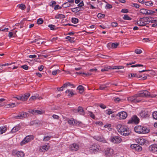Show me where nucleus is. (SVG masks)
Segmentation results:
<instances>
[{
  "label": "nucleus",
  "instance_id": "nucleus-10",
  "mask_svg": "<svg viewBox=\"0 0 157 157\" xmlns=\"http://www.w3.org/2000/svg\"><path fill=\"white\" fill-rule=\"evenodd\" d=\"M79 148V145L76 144H73L70 146V149L72 151H76Z\"/></svg>",
  "mask_w": 157,
  "mask_h": 157
},
{
  "label": "nucleus",
  "instance_id": "nucleus-41",
  "mask_svg": "<svg viewBox=\"0 0 157 157\" xmlns=\"http://www.w3.org/2000/svg\"><path fill=\"white\" fill-rule=\"evenodd\" d=\"M152 117L154 119L157 120V111H154L153 113Z\"/></svg>",
  "mask_w": 157,
  "mask_h": 157
},
{
  "label": "nucleus",
  "instance_id": "nucleus-30",
  "mask_svg": "<svg viewBox=\"0 0 157 157\" xmlns=\"http://www.w3.org/2000/svg\"><path fill=\"white\" fill-rule=\"evenodd\" d=\"M65 17V16L64 15L61 14H59L56 15L55 17V18L56 19L64 18Z\"/></svg>",
  "mask_w": 157,
  "mask_h": 157
},
{
  "label": "nucleus",
  "instance_id": "nucleus-58",
  "mask_svg": "<svg viewBox=\"0 0 157 157\" xmlns=\"http://www.w3.org/2000/svg\"><path fill=\"white\" fill-rule=\"evenodd\" d=\"M141 49H137L135 50V52L137 54H140L142 52Z\"/></svg>",
  "mask_w": 157,
  "mask_h": 157
},
{
  "label": "nucleus",
  "instance_id": "nucleus-33",
  "mask_svg": "<svg viewBox=\"0 0 157 157\" xmlns=\"http://www.w3.org/2000/svg\"><path fill=\"white\" fill-rule=\"evenodd\" d=\"M27 140H28V142H29L32 140H33L34 139L33 136L32 135H28L26 137Z\"/></svg>",
  "mask_w": 157,
  "mask_h": 157
},
{
  "label": "nucleus",
  "instance_id": "nucleus-26",
  "mask_svg": "<svg viewBox=\"0 0 157 157\" xmlns=\"http://www.w3.org/2000/svg\"><path fill=\"white\" fill-rule=\"evenodd\" d=\"M146 140L145 139L143 138H140L138 140V143L140 145H143L146 143Z\"/></svg>",
  "mask_w": 157,
  "mask_h": 157
},
{
  "label": "nucleus",
  "instance_id": "nucleus-59",
  "mask_svg": "<svg viewBox=\"0 0 157 157\" xmlns=\"http://www.w3.org/2000/svg\"><path fill=\"white\" fill-rule=\"evenodd\" d=\"M111 26L113 27L117 26L118 25V24L116 22H112L111 23Z\"/></svg>",
  "mask_w": 157,
  "mask_h": 157
},
{
  "label": "nucleus",
  "instance_id": "nucleus-27",
  "mask_svg": "<svg viewBox=\"0 0 157 157\" xmlns=\"http://www.w3.org/2000/svg\"><path fill=\"white\" fill-rule=\"evenodd\" d=\"M111 68L112 67L109 66H105L103 68L101 69V71L102 72L106 71H108L109 69H111Z\"/></svg>",
  "mask_w": 157,
  "mask_h": 157
},
{
  "label": "nucleus",
  "instance_id": "nucleus-46",
  "mask_svg": "<svg viewBox=\"0 0 157 157\" xmlns=\"http://www.w3.org/2000/svg\"><path fill=\"white\" fill-rule=\"evenodd\" d=\"M145 4L148 6H151L153 5V3L151 2H146L145 3Z\"/></svg>",
  "mask_w": 157,
  "mask_h": 157
},
{
  "label": "nucleus",
  "instance_id": "nucleus-18",
  "mask_svg": "<svg viewBox=\"0 0 157 157\" xmlns=\"http://www.w3.org/2000/svg\"><path fill=\"white\" fill-rule=\"evenodd\" d=\"M30 95V94L29 93H26L24 95H21V100L22 101H25L28 99Z\"/></svg>",
  "mask_w": 157,
  "mask_h": 157
},
{
  "label": "nucleus",
  "instance_id": "nucleus-45",
  "mask_svg": "<svg viewBox=\"0 0 157 157\" xmlns=\"http://www.w3.org/2000/svg\"><path fill=\"white\" fill-rule=\"evenodd\" d=\"M105 15L104 14L99 13L98 14L97 17L99 18H103L105 17Z\"/></svg>",
  "mask_w": 157,
  "mask_h": 157
},
{
  "label": "nucleus",
  "instance_id": "nucleus-25",
  "mask_svg": "<svg viewBox=\"0 0 157 157\" xmlns=\"http://www.w3.org/2000/svg\"><path fill=\"white\" fill-rule=\"evenodd\" d=\"M6 127L5 126L0 127V134L5 132L6 130Z\"/></svg>",
  "mask_w": 157,
  "mask_h": 157
},
{
  "label": "nucleus",
  "instance_id": "nucleus-32",
  "mask_svg": "<svg viewBox=\"0 0 157 157\" xmlns=\"http://www.w3.org/2000/svg\"><path fill=\"white\" fill-rule=\"evenodd\" d=\"M140 13L145 14V15H147V10L144 9H141L140 10Z\"/></svg>",
  "mask_w": 157,
  "mask_h": 157
},
{
  "label": "nucleus",
  "instance_id": "nucleus-19",
  "mask_svg": "<svg viewBox=\"0 0 157 157\" xmlns=\"http://www.w3.org/2000/svg\"><path fill=\"white\" fill-rule=\"evenodd\" d=\"M137 24L140 26H143L146 25L147 24V22L143 20H140L137 21Z\"/></svg>",
  "mask_w": 157,
  "mask_h": 157
},
{
  "label": "nucleus",
  "instance_id": "nucleus-9",
  "mask_svg": "<svg viewBox=\"0 0 157 157\" xmlns=\"http://www.w3.org/2000/svg\"><path fill=\"white\" fill-rule=\"evenodd\" d=\"M100 148L99 145L97 144H94L90 146V149L95 153L98 151Z\"/></svg>",
  "mask_w": 157,
  "mask_h": 157
},
{
  "label": "nucleus",
  "instance_id": "nucleus-50",
  "mask_svg": "<svg viewBox=\"0 0 157 157\" xmlns=\"http://www.w3.org/2000/svg\"><path fill=\"white\" fill-rule=\"evenodd\" d=\"M131 6L136 7V8H138L140 7L139 4L136 3H132V4Z\"/></svg>",
  "mask_w": 157,
  "mask_h": 157
},
{
  "label": "nucleus",
  "instance_id": "nucleus-7",
  "mask_svg": "<svg viewBox=\"0 0 157 157\" xmlns=\"http://www.w3.org/2000/svg\"><path fill=\"white\" fill-rule=\"evenodd\" d=\"M117 116L119 117V119L124 120L127 117V113L125 111H121L118 113L117 114Z\"/></svg>",
  "mask_w": 157,
  "mask_h": 157
},
{
  "label": "nucleus",
  "instance_id": "nucleus-47",
  "mask_svg": "<svg viewBox=\"0 0 157 157\" xmlns=\"http://www.w3.org/2000/svg\"><path fill=\"white\" fill-rule=\"evenodd\" d=\"M88 114L93 119H94L95 118V116L92 112L89 111L88 112Z\"/></svg>",
  "mask_w": 157,
  "mask_h": 157
},
{
  "label": "nucleus",
  "instance_id": "nucleus-14",
  "mask_svg": "<svg viewBox=\"0 0 157 157\" xmlns=\"http://www.w3.org/2000/svg\"><path fill=\"white\" fill-rule=\"evenodd\" d=\"M149 149L153 153L157 152V144L151 145L149 147Z\"/></svg>",
  "mask_w": 157,
  "mask_h": 157
},
{
  "label": "nucleus",
  "instance_id": "nucleus-44",
  "mask_svg": "<svg viewBox=\"0 0 157 157\" xmlns=\"http://www.w3.org/2000/svg\"><path fill=\"white\" fill-rule=\"evenodd\" d=\"M66 39H67L68 40H69L71 42L73 43L74 42V41L73 40V38H71L70 36H68L66 37Z\"/></svg>",
  "mask_w": 157,
  "mask_h": 157
},
{
  "label": "nucleus",
  "instance_id": "nucleus-16",
  "mask_svg": "<svg viewBox=\"0 0 157 157\" xmlns=\"http://www.w3.org/2000/svg\"><path fill=\"white\" fill-rule=\"evenodd\" d=\"M94 138L96 140L103 143H106V140L105 139L104 137L101 136H95Z\"/></svg>",
  "mask_w": 157,
  "mask_h": 157
},
{
  "label": "nucleus",
  "instance_id": "nucleus-51",
  "mask_svg": "<svg viewBox=\"0 0 157 157\" xmlns=\"http://www.w3.org/2000/svg\"><path fill=\"white\" fill-rule=\"evenodd\" d=\"M43 22V19L41 18H40L37 20V23L38 24H41Z\"/></svg>",
  "mask_w": 157,
  "mask_h": 157
},
{
  "label": "nucleus",
  "instance_id": "nucleus-48",
  "mask_svg": "<svg viewBox=\"0 0 157 157\" xmlns=\"http://www.w3.org/2000/svg\"><path fill=\"white\" fill-rule=\"evenodd\" d=\"M72 11L74 12H78L80 11V10L78 8L76 7L73 8V10H72Z\"/></svg>",
  "mask_w": 157,
  "mask_h": 157
},
{
  "label": "nucleus",
  "instance_id": "nucleus-34",
  "mask_svg": "<svg viewBox=\"0 0 157 157\" xmlns=\"http://www.w3.org/2000/svg\"><path fill=\"white\" fill-rule=\"evenodd\" d=\"M29 142L27 140L26 137H25L21 142V145L22 146L25 144L28 143Z\"/></svg>",
  "mask_w": 157,
  "mask_h": 157
},
{
  "label": "nucleus",
  "instance_id": "nucleus-38",
  "mask_svg": "<svg viewBox=\"0 0 157 157\" xmlns=\"http://www.w3.org/2000/svg\"><path fill=\"white\" fill-rule=\"evenodd\" d=\"M71 4L68 2L64 3L62 5V6L64 8H66L70 6Z\"/></svg>",
  "mask_w": 157,
  "mask_h": 157
},
{
  "label": "nucleus",
  "instance_id": "nucleus-5",
  "mask_svg": "<svg viewBox=\"0 0 157 157\" xmlns=\"http://www.w3.org/2000/svg\"><path fill=\"white\" fill-rule=\"evenodd\" d=\"M136 96L138 97H147L150 96L149 92L147 90H143L140 92V93L136 94Z\"/></svg>",
  "mask_w": 157,
  "mask_h": 157
},
{
  "label": "nucleus",
  "instance_id": "nucleus-56",
  "mask_svg": "<svg viewBox=\"0 0 157 157\" xmlns=\"http://www.w3.org/2000/svg\"><path fill=\"white\" fill-rule=\"evenodd\" d=\"M144 65L142 64H137L134 65H132L131 66V67H143Z\"/></svg>",
  "mask_w": 157,
  "mask_h": 157
},
{
  "label": "nucleus",
  "instance_id": "nucleus-42",
  "mask_svg": "<svg viewBox=\"0 0 157 157\" xmlns=\"http://www.w3.org/2000/svg\"><path fill=\"white\" fill-rule=\"evenodd\" d=\"M105 112L108 115H109L113 113V111L110 109L106 110Z\"/></svg>",
  "mask_w": 157,
  "mask_h": 157
},
{
  "label": "nucleus",
  "instance_id": "nucleus-35",
  "mask_svg": "<svg viewBox=\"0 0 157 157\" xmlns=\"http://www.w3.org/2000/svg\"><path fill=\"white\" fill-rule=\"evenodd\" d=\"M78 18L73 17L72 18L71 21L74 24H76L78 23Z\"/></svg>",
  "mask_w": 157,
  "mask_h": 157
},
{
  "label": "nucleus",
  "instance_id": "nucleus-63",
  "mask_svg": "<svg viewBox=\"0 0 157 157\" xmlns=\"http://www.w3.org/2000/svg\"><path fill=\"white\" fill-rule=\"evenodd\" d=\"M112 5L110 4H107L106 5L105 8L107 9H111L112 8Z\"/></svg>",
  "mask_w": 157,
  "mask_h": 157
},
{
  "label": "nucleus",
  "instance_id": "nucleus-57",
  "mask_svg": "<svg viewBox=\"0 0 157 157\" xmlns=\"http://www.w3.org/2000/svg\"><path fill=\"white\" fill-rule=\"evenodd\" d=\"M48 27L50 28L51 30H54L56 26L55 25H48Z\"/></svg>",
  "mask_w": 157,
  "mask_h": 157
},
{
  "label": "nucleus",
  "instance_id": "nucleus-54",
  "mask_svg": "<svg viewBox=\"0 0 157 157\" xmlns=\"http://www.w3.org/2000/svg\"><path fill=\"white\" fill-rule=\"evenodd\" d=\"M147 15H151L154 13H155V11L153 10H147Z\"/></svg>",
  "mask_w": 157,
  "mask_h": 157
},
{
  "label": "nucleus",
  "instance_id": "nucleus-21",
  "mask_svg": "<svg viewBox=\"0 0 157 157\" xmlns=\"http://www.w3.org/2000/svg\"><path fill=\"white\" fill-rule=\"evenodd\" d=\"M31 113L34 115L41 114L43 113L42 111L36 110H32Z\"/></svg>",
  "mask_w": 157,
  "mask_h": 157
},
{
  "label": "nucleus",
  "instance_id": "nucleus-53",
  "mask_svg": "<svg viewBox=\"0 0 157 157\" xmlns=\"http://www.w3.org/2000/svg\"><path fill=\"white\" fill-rule=\"evenodd\" d=\"M73 120H68V124L71 125H74Z\"/></svg>",
  "mask_w": 157,
  "mask_h": 157
},
{
  "label": "nucleus",
  "instance_id": "nucleus-52",
  "mask_svg": "<svg viewBox=\"0 0 157 157\" xmlns=\"http://www.w3.org/2000/svg\"><path fill=\"white\" fill-rule=\"evenodd\" d=\"M81 123V122L79 121H78L76 120H74V124L75 125L78 126Z\"/></svg>",
  "mask_w": 157,
  "mask_h": 157
},
{
  "label": "nucleus",
  "instance_id": "nucleus-62",
  "mask_svg": "<svg viewBox=\"0 0 157 157\" xmlns=\"http://www.w3.org/2000/svg\"><path fill=\"white\" fill-rule=\"evenodd\" d=\"M52 117L55 119H58L59 118V117L58 116L55 114H53L52 115Z\"/></svg>",
  "mask_w": 157,
  "mask_h": 157
},
{
  "label": "nucleus",
  "instance_id": "nucleus-2",
  "mask_svg": "<svg viewBox=\"0 0 157 157\" xmlns=\"http://www.w3.org/2000/svg\"><path fill=\"white\" fill-rule=\"evenodd\" d=\"M135 131L138 133H147L149 132L147 128L143 126L138 125L136 126L134 128Z\"/></svg>",
  "mask_w": 157,
  "mask_h": 157
},
{
  "label": "nucleus",
  "instance_id": "nucleus-61",
  "mask_svg": "<svg viewBox=\"0 0 157 157\" xmlns=\"http://www.w3.org/2000/svg\"><path fill=\"white\" fill-rule=\"evenodd\" d=\"M22 68L25 70H27L28 69V67L26 65H24L21 66Z\"/></svg>",
  "mask_w": 157,
  "mask_h": 157
},
{
  "label": "nucleus",
  "instance_id": "nucleus-13",
  "mask_svg": "<svg viewBox=\"0 0 157 157\" xmlns=\"http://www.w3.org/2000/svg\"><path fill=\"white\" fill-rule=\"evenodd\" d=\"M131 148L132 149H134L136 151H140L142 150V148L140 145L137 144H133L131 145Z\"/></svg>",
  "mask_w": 157,
  "mask_h": 157
},
{
  "label": "nucleus",
  "instance_id": "nucleus-20",
  "mask_svg": "<svg viewBox=\"0 0 157 157\" xmlns=\"http://www.w3.org/2000/svg\"><path fill=\"white\" fill-rule=\"evenodd\" d=\"M119 45V44L118 43H113L112 44H107V46L108 47H111L112 48H116Z\"/></svg>",
  "mask_w": 157,
  "mask_h": 157
},
{
  "label": "nucleus",
  "instance_id": "nucleus-22",
  "mask_svg": "<svg viewBox=\"0 0 157 157\" xmlns=\"http://www.w3.org/2000/svg\"><path fill=\"white\" fill-rule=\"evenodd\" d=\"M15 154L18 157H23L25 155V154L22 151H17Z\"/></svg>",
  "mask_w": 157,
  "mask_h": 157
},
{
  "label": "nucleus",
  "instance_id": "nucleus-43",
  "mask_svg": "<svg viewBox=\"0 0 157 157\" xmlns=\"http://www.w3.org/2000/svg\"><path fill=\"white\" fill-rule=\"evenodd\" d=\"M60 72V70L59 69L53 71L52 72V74L54 75H56L58 73H59Z\"/></svg>",
  "mask_w": 157,
  "mask_h": 157
},
{
  "label": "nucleus",
  "instance_id": "nucleus-8",
  "mask_svg": "<svg viewBox=\"0 0 157 157\" xmlns=\"http://www.w3.org/2000/svg\"><path fill=\"white\" fill-rule=\"evenodd\" d=\"M28 113L24 112H22L17 116H15L14 117L15 119H23L25 118L27 116Z\"/></svg>",
  "mask_w": 157,
  "mask_h": 157
},
{
  "label": "nucleus",
  "instance_id": "nucleus-1",
  "mask_svg": "<svg viewBox=\"0 0 157 157\" xmlns=\"http://www.w3.org/2000/svg\"><path fill=\"white\" fill-rule=\"evenodd\" d=\"M116 129L118 132L121 135L126 136L129 134V128L124 125L118 124L116 126Z\"/></svg>",
  "mask_w": 157,
  "mask_h": 157
},
{
  "label": "nucleus",
  "instance_id": "nucleus-6",
  "mask_svg": "<svg viewBox=\"0 0 157 157\" xmlns=\"http://www.w3.org/2000/svg\"><path fill=\"white\" fill-rule=\"evenodd\" d=\"M110 140L114 144H119L122 141L121 139L118 136H111Z\"/></svg>",
  "mask_w": 157,
  "mask_h": 157
},
{
  "label": "nucleus",
  "instance_id": "nucleus-39",
  "mask_svg": "<svg viewBox=\"0 0 157 157\" xmlns=\"http://www.w3.org/2000/svg\"><path fill=\"white\" fill-rule=\"evenodd\" d=\"M140 20H143L144 21H145L146 22H147V24L148 22L150 21L149 20V17H144L143 18H140Z\"/></svg>",
  "mask_w": 157,
  "mask_h": 157
},
{
  "label": "nucleus",
  "instance_id": "nucleus-11",
  "mask_svg": "<svg viewBox=\"0 0 157 157\" xmlns=\"http://www.w3.org/2000/svg\"><path fill=\"white\" fill-rule=\"evenodd\" d=\"M49 148V146L48 144H46L43 145L41 146L40 147V151L42 152L43 151H46Z\"/></svg>",
  "mask_w": 157,
  "mask_h": 157
},
{
  "label": "nucleus",
  "instance_id": "nucleus-3",
  "mask_svg": "<svg viewBox=\"0 0 157 157\" xmlns=\"http://www.w3.org/2000/svg\"><path fill=\"white\" fill-rule=\"evenodd\" d=\"M151 114L150 112L148 109H146L142 110L139 113V116L142 119L148 117Z\"/></svg>",
  "mask_w": 157,
  "mask_h": 157
},
{
  "label": "nucleus",
  "instance_id": "nucleus-23",
  "mask_svg": "<svg viewBox=\"0 0 157 157\" xmlns=\"http://www.w3.org/2000/svg\"><path fill=\"white\" fill-rule=\"evenodd\" d=\"M109 84V83H106L101 84L99 87L100 89L101 90H104L105 88L109 87L108 85Z\"/></svg>",
  "mask_w": 157,
  "mask_h": 157
},
{
  "label": "nucleus",
  "instance_id": "nucleus-37",
  "mask_svg": "<svg viewBox=\"0 0 157 157\" xmlns=\"http://www.w3.org/2000/svg\"><path fill=\"white\" fill-rule=\"evenodd\" d=\"M51 137V136H44L43 141H47L50 139Z\"/></svg>",
  "mask_w": 157,
  "mask_h": 157
},
{
  "label": "nucleus",
  "instance_id": "nucleus-24",
  "mask_svg": "<svg viewBox=\"0 0 157 157\" xmlns=\"http://www.w3.org/2000/svg\"><path fill=\"white\" fill-rule=\"evenodd\" d=\"M77 112L79 113L80 114L84 115L85 114L84 110L83 108L80 106L78 107Z\"/></svg>",
  "mask_w": 157,
  "mask_h": 157
},
{
  "label": "nucleus",
  "instance_id": "nucleus-64",
  "mask_svg": "<svg viewBox=\"0 0 157 157\" xmlns=\"http://www.w3.org/2000/svg\"><path fill=\"white\" fill-rule=\"evenodd\" d=\"M100 106L101 108L103 109H105L106 108V106L103 104H100Z\"/></svg>",
  "mask_w": 157,
  "mask_h": 157
},
{
  "label": "nucleus",
  "instance_id": "nucleus-31",
  "mask_svg": "<svg viewBox=\"0 0 157 157\" xmlns=\"http://www.w3.org/2000/svg\"><path fill=\"white\" fill-rule=\"evenodd\" d=\"M17 7H18L22 10H25L26 8L25 5L23 4H21L17 5Z\"/></svg>",
  "mask_w": 157,
  "mask_h": 157
},
{
  "label": "nucleus",
  "instance_id": "nucleus-12",
  "mask_svg": "<svg viewBox=\"0 0 157 157\" xmlns=\"http://www.w3.org/2000/svg\"><path fill=\"white\" fill-rule=\"evenodd\" d=\"M137 96H136V94L133 96L128 98V101H130L131 102H139L140 101V100L137 99Z\"/></svg>",
  "mask_w": 157,
  "mask_h": 157
},
{
  "label": "nucleus",
  "instance_id": "nucleus-55",
  "mask_svg": "<svg viewBox=\"0 0 157 157\" xmlns=\"http://www.w3.org/2000/svg\"><path fill=\"white\" fill-rule=\"evenodd\" d=\"M137 75L136 74H130V75H128V76L129 77V78H131L133 77H136Z\"/></svg>",
  "mask_w": 157,
  "mask_h": 157
},
{
  "label": "nucleus",
  "instance_id": "nucleus-4",
  "mask_svg": "<svg viewBox=\"0 0 157 157\" xmlns=\"http://www.w3.org/2000/svg\"><path fill=\"white\" fill-rule=\"evenodd\" d=\"M140 119L136 115H134L128 120V124H138L139 122Z\"/></svg>",
  "mask_w": 157,
  "mask_h": 157
},
{
  "label": "nucleus",
  "instance_id": "nucleus-17",
  "mask_svg": "<svg viewBox=\"0 0 157 157\" xmlns=\"http://www.w3.org/2000/svg\"><path fill=\"white\" fill-rule=\"evenodd\" d=\"M20 129V126L19 124H17L13 127L11 129V132L12 133H14L19 130Z\"/></svg>",
  "mask_w": 157,
  "mask_h": 157
},
{
  "label": "nucleus",
  "instance_id": "nucleus-28",
  "mask_svg": "<svg viewBox=\"0 0 157 157\" xmlns=\"http://www.w3.org/2000/svg\"><path fill=\"white\" fill-rule=\"evenodd\" d=\"M77 89L79 90V93L81 94L83 92L84 87L82 85H79L77 87Z\"/></svg>",
  "mask_w": 157,
  "mask_h": 157
},
{
  "label": "nucleus",
  "instance_id": "nucleus-29",
  "mask_svg": "<svg viewBox=\"0 0 157 157\" xmlns=\"http://www.w3.org/2000/svg\"><path fill=\"white\" fill-rule=\"evenodd\" d=\"M67 94H68V96L69 97H71L72 96L74 95L73 92L72 90H67L65 92Z\"/></svg>",
  "mask_w": 157,
  "mask_h": 157
},
{
  "label": "nucleus",
  "instance_id": "nucleus-36",
  "mask_svg": "<svg viewBox=\"0 0 157 157\" xmlns=\"http://www.w3.org/2000/svg\"><path fill=\"white\" fill-rule=\"evenodd\" d=\"M123 68L124 67L122 66H115L112 67L111 69H120Z\"/></svg>",
  "mask_w": 157,
  "mask_h": 157
},
{
  "label": "nucleus",
  "instance_id": "nucleus-49",
  "mask_svg": "<svg viewBox=\"0 0 157 157\" xmlns=\"http://www.w3.org/2000/svg\"><path fill=\"white\" fill-rule=\"evenodd\" d=\"M76 74H78V75H80L81 74H83V75H85L86 76H89V75H90L91 74H90V73L89 74V73L86 74V73H84L83 72H76Z\"/></svg>",
  "mask_w": 157,
  "mask_h": 157
},
{
  "label": "nucleus",
  "instance_id": "nucleus-60",
  "mask_svg": "<svg viewBox=\"0 0 157 157\" xmlns=\"http://www.w3.org/2000/svg\"><path fill=\"white\" fill-rule=\"evenodd\" d=\"M128 12V10L127 9H122L121 10V12L123 13H127Z\"/></svg>",
  "mask_w": 157,
  "mask_h": 157
},
{
  "label": "nucleus",
  "instance_id": "nucleus-40",
  "mask_svg": "<svg viewBox=\"0 0 157 157\" xmlns=\"http://www.w3.org/2000/svg\"><path fill=\"white\" fill-rule=\"evenodd\" d=\"M123 19L125 20H132V18L129 17L127 15H124L123 17Z\"/></svg>",
  "mask_w": 157,
  "mask_h": 157
},
{
  "label": "nucleus",
  "instance_id": "nucleus-15",
  "mask_svg": "<svg viewBox=\"0 0 157 157\" xmlns=\"http://www.w3.org/2000/svg\"><path fill=\"white\" fill-rule=\"evenodd\" d=\"M113 150L111 148H108L105 151V155L106 156H110L113 153Z\"/></svg>",
  "mask_w": 157,
  "mask_h": 157
}]
</instances>
